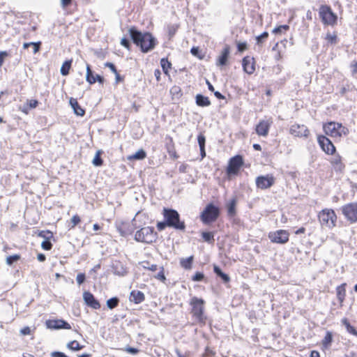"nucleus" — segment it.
I'll list each match as a JSON object with an SVG mask.
<instances>
[{"instance_id": "54", "label": "nucleus", "mask_w": 357, "mask_h": 357, "mask_svg": "<svg viewBox=\"0 0 357 357\" xmlns=\"http://www.w3.org/2000/svg\"><path fill=\"white\" fill-rule=\"evenodd\" d=\"M220 278H221V279L225 282H229L230 280V278L228 275L225 274V273H222L220 275Z\"/></svg>"}, {"instance_id": "34", "label": "nucleus", "mask_w": 357, "mask_h": 357, "mask_svg": "<svg viewBox=\"0 0 357 357\" xmlns=\"http://www.w3.org/2000/svg\"><path fill=\"white\" fill-rule=\"evenodd\" d=\"M160 64L165 73H167L168 70L171 68V63L167 59H162L160 60Z\"/></svg>"}, {"instance_id": "56", "label": "nucleus", "mask_w": 357, "mask_h": 357, "mask_svg": "<svg viewBox=\"0 0 357 357\" xmlns=\"http://www.w3.org/2000/svg\"><path fill=\"white\" fill-rule=\"evenodd\" d=\"M213 271H214V273L220 277V275L223 273L221 269L220 268L219 266H216V265H214L213 266Z\"/></svg>"}, {"instance_id": "62", "label": "nucleus", "mask_w": 357, "mask_h": 357, "mask_svg": "<svg viewBox=\"0 0 357 357\" xmlns=\"http://www.w3.org/2000/svg\"><path fill=\"white\" fill-rule=\"evenodd\" d=\"M37 105H38V101L37 100H31L29 102V107H31V108L36 107L37 106Z\"/></svg>"}, {"instance_id": "3", "label": "nucleus", "mask_w": 357, "mask_h": 357, "mask_svg": "<svg viewBox=\"0 0 357 357\" xmlns=\"http://www.w3.org/2000/svg\"><path fill=\"white\" fill-rule=\"evenodd\" d=\"M163 215L167 222L168 227H174L176 229L183 230L185 229V224L179 220L178 213L174 209L164 208Z\"/></svg>"}, {"instance_id": "51", "label": "nucleus", "mask_w": 357, "mask_h": 357, "mask_svg": "<svg viewBox=\"0 0 357 357\" xmlns=\"http://www.w3.org/2000/svg\"><path fill=\"white\" fill-rule=\"evenodd\" d=\"M105 66L108 67L112 70V73H116L117 70L112 63L107 62L105 63Z\"/></svg>"}, {"instance_id": "31", "label": "nucleus", "mask_w": 357, "mask_h": 357, "mask_svg": "<svg viewBox=\"0 0 357 357\" xmlns=\"http://www.w3.org/2000/svg\"><path fill=\"white\" fill-rule=\"evenodd\" d=\"M333 340V335L332 333L330 331H327L326 333L325 337H324L322 340V345L324 347L327 348Z\"/></svg>"}, {"instance_id": "2", "label": "nucleus", "mask_w": 357, "mask_h": 357, "mask_svg": "<svg viewBox=\"0 0 357 357\" xmlns=\"http://www.w3.org/2000/svg\"><path fill=\"white\" fill-rule=\"evenodd\" d=\"M323 129L326 135L335 138L345 136L349 133L348 128L334 121L324 124Z\"/></svg>"}, {"instance_id": "4", "label": "nucleus", "mask_w": 357, "mask_h": 357, "mask_svg": "<svg viewBox=\"0 0 357 357\" xmlns=\"http://www.w3.org/2000/svg\"><path fill=\"white\" fill-rule=\"evenodd\" d=\"M156 239V233L151 227H142L135 234V240L144 243H151Z\"/></svg>"}, {"instance_id": "63", "label": "nucleus", "mask_w": 357, "mask_h": 357, "mask_svg": "<svg viewBox=\"0 0 357 357\" xmlns=\"http://www.w3.org/2000/svg\"><path fill=\"white\" fill-rule=\"evenodd\" d=\"M37 259L40 261H44L45 260V255L43 254H38L37 256Z\"/></svg>"}, {"instance_id": "49", "label": "nucleus", "mask_w": 357, "mask_h": 357, "mask_svg": "<svg viewBox=\"0 0 357 357\" xmlns=\"http://www.w3.org/2000/svg\"><path fill=\"white\" fill-rule=\"evenodd\" d=\"M22 335H26L31 333V328L29 326L24 327L20 331Z\"/></svg>"}, {"instance_id": "58", "label": "nucleus", "mask_w": 357, "mask_h": 357, "mask_svg": "<svg viewBox=\"0 0 357 357\" xmlns=\"http://www.w3.org/2000/svg\"><path fill=\"white\" fill-rule=\"evenodd\" d=\"M351 67L353 68V74L357 73V61H353L351 64Z\"/></svg>"}, {"instance_id": "45", "label": "nucleus", "mask_w": 357, "mask_h": 357, "mask_svg": "<svg viewBox=\"0 0 357 357\" xmlns=\"http://www.w3.org/2000/svg\"><path fill=\"white\" fill-rule=\"evenodd\" d=\"M197 141H198L199 147L205 146L206 139L203 135L201 134L198 136Z\"/></svg>"}, {"instance_id": "6", "label": "nucleus", "mask_w": 357, "mask_h": 357, "mask_svg": "<svg viewBox=\"0 0 357 357\" xmlns=\"http://www.w3.org/2000/svg\"><path fill=\"white\" fill-rule=\"evenodd\" d=\"M319 220L322 226L333 228L335 226L337 215L332 209H323L318 215Z\"/></svg>"}, {"instance_id": "50", "label": "nucleus", "mask_w": 357, "mask_h": 357, "mask_svg": "<svg viewBox=\"0 0 357 357\" xmlns=\"http://www.w3.org/2000/svg\"><path fill=\"white\" fill-rule=\"evenodd\" d=\"M237 47L239 52H243L247 49V44L246 43H238Z\"/></svg>"}, {"instance_id": "7", "label": "nucleus", "mask_w": 357, "mask_h": 357, "mask_svg": "<svg viewBox=\"0 0 357 357\" xmlns=\"http://www.w3.org/2000/svg\"><path fill=\"white\" fill-rule=\"evenodd\" d=\"M319 13L321 21L324 24L333 26L337 23V17L328 6H321Z\"/></svg>"}, {"instance_id": "14", "label": "nucleus", "mask_w": 357, "mask_h": 357, "mask_svg": "<svg viewBox=\"0 0 357 357\" xmlns=\"http://www.w3.org/2000/svg\"><path fill=\"white\" fill-rule=\"evenodd\" d=\"M318 143L320 145L321 149L328 155H332L335 151V147L331 141L324 135L318 136Z\"/></svg>"}, {"instance_id": "15", "label": "nucleus", "mask_w": 357, "mask_h": 357, "mask_svg": "<svg viewBox=\"0 0 357 357\" xmlns=\"http://www.w3.org/2000/svg\"><path fill=\"white\" fill-rule=\"evenodd\" d=\"M290 134L298 137H307L310 130L304 125L294 124L289 130Z\"/></svg>"}, {"instance_id": "42", "label": "nucleus", "mask_w": 357, "mask_h": 357, "mask_svg": "<svg viewBox=\"0 0 357 357\" xmlns=\"http://www.w3.org/2000/svg\"><path fill=\"white\" fill-rule=\"evenodd\" d=\"M268 33L266 31H264L261 35L257 36L256 40H257V44L261 43L263 40L266 39L268 38Z\"/></svg>"}, {"instance_id": "61", "label": "nucleus", "mask_w": 357, "mask_h": 357, "mask_svg": "<svg viewBox=\"0 0 357 357\" xmlns=\"http://www.w3.org/2000/svg\"><path fill=\"white\" fill-rule=\"evenodd\" d=\"M326 39L331 43H334L336 40V36H332L331 34H328L326 36Z\"/></svg>"}, {"instance_id": "29", "label": "nucleus", "mask_w": 357, "mask_h": 357, "mask_svg": "<svg viewBox=\"0 0 357 357\" xmlns=\"http://www.w3.org/2000/svg\"><path fill=\"white\" fill-rule=\"evenodd\" d=\"M192 261H193L192 256H190L185 259L182 258L180 261V264L185 269H190L192 268Z\"/></svg>"}, {"instance_id": "8", "label": "nucleus", "mask_w": 357, "mask_h": 357, "mask_svg": "<svg viewBox=\"0 0 357 357\" xmlns=\"http://www.w3.org/2000/svg\"><path fill=\"white\" fill-rule=\"evenodd\" d=\"M219 209L213 204H208L201 215V219L205 224H208L216 220L219 215Z\"/></svg>"}, {"instance_id": "1", "label": "nucleus", "mask_w": 357, "mask_h": 357, "mask_svg": "<svg viewBox=\"0 0 357 357\" xmlns=\"http://www.w3.org/2000/svg\"><path fill=\"white\" fill-rule=\"evenodd\" d=\"M129 33L133 43L139 47L143 52L152 50L156 45L155 38L149 32L142 33L132 27L129 29Z\"/></svg>"}, {"instance_id": "41", "label": "nucleus", "mask_w": 357, "mask_h": 357, "mask_svg": "<svg viewBox=\"0 0 357 357\" xmlns=\"http://www.w3.org/2000/svg\"><path fill=\"white\" fill-rule=\"evenodd\" d=\"M41 247L43 249L45 250H50L52 249V244L51 243V242L50 241L45 240L42 242Z\"/></svg>"}, {"instance_id": "18", "label": "nucleus", "mask_w": 357, "mask_h": 357, "mask_svg": "<svg viewBox=\"0 0 357 357\" xmlns=\"http://www.w3.org/2000/svg\"><path fill=\"white\" fill-rule=\"evenodd\" d=\"M86 82H88L90 84H94L96 82H98L102 84H103L104 78L99 75H96V76H94L93 75V72L91 69L90 66L88 63H86Z\"/></svg>"}, {"instance_id": "39", "label": "nucleus", "mask_w": 357, "mask_h": 357, "mask_svg": "<svg viewBox=\"0 0 357 357\" xmlns=\"http://www.w3.org/2000/svg\"><path fill=\"white\" fill-rule=\"evenodd\" d=\"M19 259L20 255H10L6 258V263L8 265H11L13 262L17 261Z\"/></svg>"}, {"instance_id": "22", "label": "nucleus", "mask_w": 357, "mask_h": 357, "mask_svg": "<svg viewBox=\"0 0 357 357\" xmlns=\"http://www.w3.org/2000/svg\"><path fill=\"white\" fill-rule=\"evenodd\" d=\"M69 102L76 115L80 116L84 115L85 111L79 106L77 100L75 98H70Z\"/></svg>"}, {"instance_id": "23", "label": "nucleus", "mask_w": 357, "mask_h": 357, "mask_svg": "<svg viewBox=\"0 0 357 357\" xmlns=\"http://www.w3.org/2000/svg\"><path fill=\"white\" fill-rule=\"evenodd\" d=\"M331 164L335 171L341 172L344 168V165L342 162L341 157L340 155H335L331 160Z\"/></svg>"}, {"instance_id": "57", "label": "nucleus", "mask_w": 357, "mask_h": 357, "mask_svg": "<svg viewBox=\"0 0 357 357\" xmlns=\"http://www.w3.org/2000/svg\"><path fill=\"white\" fill-rule=\"evenodd\" d=\"M72 0H61V6L63 8H66L71 3Z\"/></svg>"}, {"instance_id": "60", "label": "nucleus", "mask_w": 357, "mask_h": 357, "mask_svg": "<svg viewBox=\"0 0 357 357\" xmlns=\"http://www.w3.org/2000/svg\"><path fill=\"white\" fill-rule=\"evenodd\" d=\"M130 354L135 355L137 354L138 350L133 347H128L126 349Z\"/></svg>"}, {"instance_id": "52", "label": "nucleus", "mask_w": 357, "mask_h": 357, "mask_svg": "<svg viewBox=\"0 0 357 357\" xmlns=\"http://www.w3.org/2000/svg\"><path fill=\"white\" fill-rule=\"evenodd\" d=\"M51 357H68L65 354L59 351H54L51 353Z\"/></svg>"}, {"instance_id": "32", "label": "nucleus", "mask_w": 357, "mask_h": 357, "mask_svg": "<svg viewBox=\"0 0 357 357\" xmlns=\"http://www.w3.org/2000/svg\"><path fill=\"white\" fill-rule=\"evenodd\" d=\"M236 199H232L229 203L227 204V213H228V215H230V216H233L235 215L236 213Z\"/></svg>"}, {"instance_id": "27", "label": "nucleus", "mask_w": 357, "mask_h": 357, "mask_svg": "<svg viewBox=\"0 0 357 357\" xmlns=\"http://www.w3.org/2000/svg\"><path fill=\"white\" fill-rule=\"evenodd\" d=\"M229 54V47H225L222 52L221 56L218 59V64L219 65L224 66L226 64Z\"/></svg>"}, {"instance_id": "21", "label": "nucleus", "mask_w": 357, "mask_h": 357, "mask_svg": "<svg viewBox=\"0 0 357 357\" xmlns=\"http://www.w3.org/2000/svg\"><path fill=\"white\" fill-rule=\"evenodd\" d=\"M129 300L135 304H139L145 300V296L140 291L133 290L130 294Z\"/></svg>"}, {"instance_id": "19", "label": "nucleus", "mask_w": 357, "mask_h": 357, "mask_svg": "<svg viewBox=\"0 0 357 357\" xmlns=\"http://www.w3.org/2000/svg\"><path fill=\"white\" fill-rule=\"evenodd\" d=\"M83 298L86 304L89 307L95 310L100 307L99 302L95 298L94 296L89 291L84 292L83 294Z\"/></svg>"}, {"instance_id": "38", "label": "nucleus", "mask_w": 357, "mask_h": 357, "mask_svg": "<svg viewBox=\"0 0 357 357\" xmlns=\"http://www.w3.org/2000/svg\"><path fill=\"white\" fill-rule=\"evenodd\" d=\"M289 29V26L288 25H286V24L285 25H281V26H279L278 27H275L273 30V33H275V34L281 33L283 31H287Z\"/></svg>"}, {"instance_id": "30", "label": "nucleus", "mask_w": 357, "mask_h": 357, "mask_svg": "<svg viewBox=\"0 0 357 357\" xmlns=\"http://www.w3.org/2000/svg\"><path fill=\"white\" fill-rule=\"evenodd\" d=\"M70 66H71V61H66L63 63V65L60 69L61 74L64 76L68 75L69 74V70L70 69Z\"/></svg>"}, {"instance_id": "10", "label": "nucleus", "mask_w": 357, "mask_h": 357, "mask_svg": "<svg viewBox=\"0 0 357 357\" xmlns=\"http://www.w3.org/2000/svg\"><path fill=\"white\" fill-rule=\"evenodd\" d=\"M137 214L136 215H137ZM136 217L135 216L132 220V225L128 222H117L116 223V227L118 231L120 233L121 236H126L129 234H131L133 232L135 228H137L136 224Z\"/></svg>"}, {"instance_id": "47", "label": "nucleus", "mask_w": 357, "mask_h": 357, "mask_svg": "<svg viewBox=\"0 0 357 357\" xmlns=\"http://www.w3.org/2000/svg\"><path fill=\"white\" fill-rule=\"evenodd\" d=\"M30 44H31V46H33V52L34 54H36V52H38L39 51L40 44H41L40 42H38V43L31 42Z\"/></svg>"}, {"instance_id": "40", "label": "nucleus", "mask_w": 357, "mask_h": 357, "mask_svg": "<svg viewBox=\"0 0 357 357\" xmlns=\"http://www.w3.org/2000/svg\"><path fill=\"white\" fill-rule=\"evenodd\" d=\"M80 221H81V219L79 215H73L70 220V222L72 224L70 228H74L77 224H79L80 222Z\"/></svg>"}, {"instance_id": "36", "label": "nucleus", "mask_w": 357, "mask_h": 357, "mask_svg": "<svg viewBox=\"0 0 357 357\" xmlns=\"http://www.w3.org/2000/svg\"><path fill=\"white\" fill-rule=\"evenodd\" d=\"M67 347L71 350L76 351L81 349L79 342L76 340H73L67 344Z\"/></svg>"}, {"instance_id": "55", "label": "nucleus", "mask_w": 357, "mask_h": 357, "mask_svg": "<svg viewBox=\"0 0 357 357\" xmlns=\"http://www.w3.org/2000/svg\"><path fill=\"white\" fill-rule=\"evenodd\" d=\"M213 271H214V273L220 277V275L223 273L221 269L220 268L219 266H216V265H214L213 266Z\"/></svg>"}, {"instance_id": "13", "label": "nucleus", "mask_w": 357, "mask_h": 357, "mask_svg": "<svg viewBox=\"0 0 357 357\" xmlns=\"http://www.w3.org/2000/svg\"><path fill=\"white\" fill-rule=\"evenodd\" d=\"M243 165V159L240 155H236L229 160L227 169V173L229 175H234L238 173L240 167Z\"/></svg>"}, {"instance_id": "26", "label": "nucleus", "mask_w": 357, "mask_h": 357, "mask_svg": "<svg viewBox=\"0 0 357 357\" xmlns=\"http://www.w3.org/2000/svg\"><path fill=\"white\" fill-rule=\"evenodd\" d=\"M146 157V153L144 149L138 150L135 153L128 155L127 159L128 160H143Z\"/></svg>"}, {"instance_id": "33", "label": "nucleus", "mask_w": 357, "mask_h": 357, "mask_svg": "<svg viewBox=\"0 0 357 357\" xmlns=\"http://www.w3.org/2000/svg\"><path fill=\"white\" fill-rule=\"evenodd\" d=\"M119 300L117 297H113L107 301V306L109 309L115 308L119 304Z\"/></svg>"}, {"instance_id": "11", "label": "nucleus", "mask_w": 357, "mask_h": 357, "mask_svg": "<svg viewBox=\"0 0 357 357\" xmlns=\"http://www.w3.org/2000/svg\"><path fill=\"white\" fill-rule=\"evenodd\" d=\"M289 234L287 231L280 229L276 231L270 232L268 238L273 243L284 244L289 241Z\"/></svg>"}, {"instance_id": "12", "label": "nucleus", "mask_w": 357, "mask_h": 357, "mask_svg": "<svg viewBox=\"0 0 357 357\" xmlns=\"http://www.w3.org/2000/svg\"><path fill=\"white\" fill-rule=\"evenodd\" d=\"M256 185L258 188L265 190L271 188L275 183V178L271 174L259 176L256 178Z\"/></svg>"}, {"instance_id": "20", "label": "nucleus", "mask_w": 357, "mask_h": 357, "mask_svg": "<svg viewBox=\"0 0 357 357\" xmlns=\"http://www.w3.org/2000/svg\"><path fill=\"white\" fill-rule=\"evenodd\" d=\"M243 68L244 71L249 74L252 75L254 73L255 70V61L253 58H250L249 56H245L243 59Z\"/></svg>"}, {"instance_id": "16", "label": "nucleus", "mask_w": 357, "mask_h": 357, "mask_svg": "<svg viewBox=\"0 0 357 357\" xmlns=\"http://www.w3.org/2000/svg\"><path fill=\"white\" fill-rule=\"evenodd\" d=\"M46 326L50 329H70L71 326L63 319H50L46 321Z\"/></svg>"}, {"instance_id": "17", "label": "nucleus", "mask_w": 357, "mask_h": 357, "mask_svg": "<svg viewBox=\"0 0 357 357\" xmlns=\"http://www.w3.org/2000/svg\"><path fill=\"white\" fill-rule=\"evenodd\" d=\"M273 121L271 119L261 120L256 126V132L259 136L266 137Z\"/></svg>"}, {"instance_id": "46", "label": "nucleus", "mask_w": 357, "mask_h": 357, "mask_svg": "<svg viewBox=\"0 0 357 357\" xmlns=\"http://www.w3.org/2000/svg\"><path fill=\"white\" fill-rule=\"evenodd\" d=\"M76 280L78 284H82L85 280V275L84 273H79L76 277Z\"/></svg>"}, {"instance_id": "25", "label": "nucleus", "mask_w": 357, "mask_h": 357, "mask_svg": "<svg viewBox=\"0 0 357 357\" xmlns=\"http://www.w3.org/2000/svg\"><path fill=\"white\" fill-rule=\"evenodd\" d=\"M196 103L200 107H207L211 105L208 98L201 94H197L196 96Z\"/></svg>"}, {"instance_id": "28", "label": "nucleus", "mask_w": 357, "mask_h": 357, "mask_svg": "<svg viewBox=\"0 0 357 357\" xmlns=\"http://www.w3.org/2000/svg\"><path fill=\"white\" fill-rule=\"evenodd\" d=\"M342 324L345 326L346 328V330L348 333L355 335V336H357V331L354 328V326H352L348 319L347 318H344L342 319Z\"/></svg>"}, {"instance_id": "5", "label": "nucleus", "mask_w": 357, "mask_h": 357, "mask_svg": "<svg viewBox=\"0 0 357 357\" xmlns=\"http://www.w3.org/2000/svg\"><path fill=\"white\" fill-rule=\"evenodd\" d=\"M204 301L202 298L193 297L190 301V305L192 307V313L193 316L201 323H205L206 317L204 314Z\"/></svg>"}, {"instance_id": "53", "label": "nucleus", "mask_w": 357, "mask_h": 357, "mask_svg": "<svg viewBox=\"0 0 357 357\" xmlns=\"http://www.w3.org/2000/svg\"><path fill=\"white\" fill-rule=\"evenodd\" d=\"M121 45L123 47H126L127 49L130 48V43L128 39L123 38L121 40Z\"/></svg>"}, {"instance_id": "48", "label": "nucleus", "mask_w": 357, "mask_h": 357, "mask_svg": "<svg viewBox=\"0 0 357 357\" xmlns=\"http://www.w3.org/2000/svg\"><path fill=\"white\" fill-rule=\"evenodd\" d=\"M167 222L165 220V222H159L157 224V228L159 231H162L165 229L166 227H167Z\"/></svg>"}, {"instance_id": "9", "label": "nucleus", "mask_w": 357, "mask_h": 357, "mask_svg": "<svg viewBox=\"0 0 357 357\" xmlns=\"http://www.w3.org/2000/svg\"><path fill=\"white\" fill-rule=\"evenodd\" d=\"M341 211L345 219L350 223L357 222V202L344 204L342 206Z\"/></svg>"}, {"instance_id": "37", "label": "nucleus", "mask_w": 357, "mask_h": 357, "mask_svg": "<svg viewBox=\"0 0 357 357\" xmlns=\"http://www.w3.org/2000/svg\"><path fill=\"white\" fill-rule=\"evenodd\" d=\"M202 236L203 239L208 243H211L214 240L213 234L212 232L205 231L202 234Z\"/></svg>"}, {"instance_id": "43", "label": "nucleus", "mask_w": 357, "mask_h": 357, "mask_svg": "<svg viewBox=\"0 0 357 357\" xmlns=\"http://www.w3.org/2000/svg\"><path fill=\"white\" fill-rule=\"evenodd\" d=\"M160 272L155 277L158 280L165 282V280H166V278L164 274V268H163V267H160Z\"/></svg>"}, {"instance_id": "24", "label": "nucleus", "mask_w": 357, "mask_h": 357, "mask_svg": "<svg viewBox=\"0 0 357 357\" xmlns=\"http://www.w3.org/2000/svg\"><path fill=\"white\" fill-rule=\"evenodd\" d=\"M346 284H342L336 288L337 292V298L340 303H342L346 296V290H345Z\"/></svg>"}, {"instance_id": "44", "label": "nucleus", "mask_w": 357, "mask_h": 357, "mask_svg": "<svg viewBox=\"0 0 357 357\" xmlns=\"http://www.w3.org/2000/svg\"><path fill=\"white\" fill-rule=\"evenodd\" d=\"M204 275L203 273L200 272H197L195 275L192 277L193 281H201L204 279Z\"/></svg>"}, {"instance_id": "64", "label": "nucleus", "mask_w": 357, "mask_h": 357, "mask_svg": "<svg viewBox=\"0 0 357 357\" xmlns=\"http://www.w3.org/2000/svg\"><path fill=\"white\" fill-rule=\"evenodd\" d=\"M214 95L218 99H224L225 98V97L219 91H214Z\"/></svg>"}, {"instance_id": "35", "label": "nucleus", "mask_w": 357, "mask_h": 357, "mask_svg": "<svg viewBox=\"0 0 357 357\" xmlns=\"http://www.w3.org/2000/svg\"><path fill=\"white\" fill-rule=\"evenodd\" d=\"M92 163L94 166L99 167L102 164V160L100 156V151H98L93 159Z\"/></svg>"}, {"instance_id": "59", "label": "nucleus", "mask_w": 357, "mask_h": 357, "mask_svg": "<svg viewBox=\"0 0 357 357\" xmlns=\"http://www.w3.org/2000/svg\"><path fill=\"white\" fill-rule=\"evenodd\" d=\"M8 55V53L6 52H0V66L2 65L3 62V59L5 56Z\"/></svg>"}]
</instances>
